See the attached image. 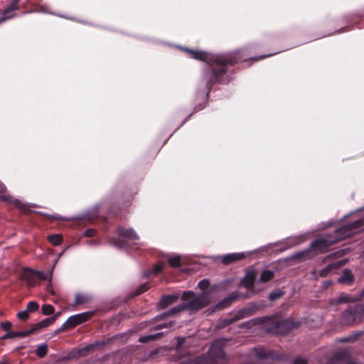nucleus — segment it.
<instances>
[{
    "mask_svg": "<svg viewBox=\"0 0 364 364\" xmlns=\"http://www.w3.org/2000/svg\"><path fill=\"white\" fill-rule=\"evenodd\" d=\"M178 298L179 296L177 294H170L161 297L158 306L160 309H165L169 305L176 302L178 299Z\"/></svg>",
    "mask_w": 364,
    "mask_h": 364,
    "instance_id": "14",
    "label": "nucleus"
},
{
    "mask_svg": "<svg viewBox=\"0 0 364 364\" xmlns=\"http://www.w3.org/2000/svg\"><path fill=\"white\" fill-rule=\"evenodd\" d=\"M255 353V355L257 359L259 360H271L274 361L283 360L285 356L278 351L272 350H267L263 347L255 348L252 349Z\"/></svg>",
    "mask_w": 364,
    "mask_h": 364,
    "instance_id": "7",
    "label": "nucleus"
},
{
    "mask_svg": "<svg viewBox=\"0 0 364 364\" xmlns=\"http://www.w3.org/2000/svg\"><path fill=\"white\" fill-rule=\"evenodd\" d=\"M237 298V296L236 294H232L229 297H227L223 299L221 302L218 304L215 309L218 310H221L223 309L226 308L228 306H229L234 300H235Z\"/></svg>",
    "mask_w": 364,
    "mask_h": 364,
    "instance_id": "21",
    "label": "nucleus"
},
{
    "mask_svg": "<svg viewBox=\"0 0 364 364\" xmlns=\"http://www.w3.org/2000/svg\"><path fill=\"white\" fill-rule=\"evenodd\" d=\"M1 326L3 330L8 332V331H10L9 330L11 327V323L9 321H4L1 323Z\"/></svg>",
    "mask_w": 364,
    "mask_h": 364,
    "instance_id": "39",
    "label": "nucleus"
},
{
    "mask_svg": "<svg viewBox=\"0 0 364 364\" xmlns=\"http://www.w3.org/2000/svg\"><path fill=\"white\" fill-rule=\"evenodd\" d=\"M331 271L332 269L329 267V265H328L320 271L319 275L321 277H326Z\"/></svg>",
    "mask_w": 364,
    "mask_h": 364,
    "instance_id": "38",
    "label": "nucleus"
},
{
    "mask_svg": "<svg viewBox=\"0 0 364 364\" xmlns=\"http://www.w3.org/2000/svg\"><path fill=\"white\" fill-rule=\"evenodd\" d=\"M148 289V287H147V284H143L142 286H141L139 289L137 290V292L136 294H142L143 292H144L145 291H146Z\"/></svg>",
    "mask_w": 364,
    "mask_h": 364,
    "instance_id": "41",
    "label": "nucleus"
},
{
    "mask_svg": "<svg viewBox=\"0 0 364 364\" xmlns=\"http://www.w3.org/2000/svg\"><path fill=\"white\" fill-rule=\"evenodd\" d=\"M93 314L92 311H87L70 316L65 322L68 329L73 328L76 326L87 321Z\"/></svg>",
    "mask_w": 364,
    "mask_h": 364,
    "instance_id": "8",
    "label": "nucleus"
},
{
    "mask_svg": "<svg viewBox=\"0 0 364 364\" xmlns=\"http://www.w3.org/2000/svg\"><path fill=\"white\" fill-rule=\"evenodd\" d=\"M22 279L26 281L28 286H34L36 282L35 270L32 269H25L22 274Z\"/></svg>",
    "mask_w": 364,
    "mask_h": 364,
    "instance_id": "13",
    "label": "nucleus"
},
{
    "mask_svg": "<svg viewBox=\"0 0 364 364\" xmlns=\"http://www.w3.org/2000/svg\"><path fill=\"white\" fill-rule=\"evenodd\" d=\"M5 191H6L5 186L3 183H0V193H4L5 192Z\"/></svg>",
    "mask_w": 364,
    "mask_h": 364,
    "instance_id": "45",
    "label": "nucleus"
},
{
    "mask_svg": "<svg viewBox=\"0 0 364 364\" xmlns=\"http://www.w3.org/2000/svg\"><path fill=\"white\" fill-rule=\"evenodd\" d=\"M48 240L54 245H58L62 241V236L60 235H53L48 237Z\"/></svg>",
    "mask_w": 364,
    "mask_h": 364,
    "instance_id": "28",
    "label": "nucleus"
},
{
    "mask_svg": "<svg viewBox=\"0 0 364 364\" xmlns=\"http://www.w3.org/2000/svg\"><path fill=\"white\" fill-rule=\"evenodd\" d=\"M186 343V338L181 337L177 338V344L176 346V349L177 351H180L182 349V346Z\"/></svg>",
    "mask_w": 364,
    "mask_h": 364,
    "instance_id": "33",
    "label": "nucleus"
},
{
    "mask_svg": "<svg viewBox=\"0 0 364 364\" xmlns=\"http://www.w3.org/2000/svg\"><path fill=\"white\" fill-rule=\"evenodd\" d=\"M364 319V304L350 306L345 310L341 317V323L346 326H353Z\"/></svg>",
    "mask_w": 364,
    "mask_h": 364,
    "instance_id": "6",
    "label": "nucleus"
},
{
    "mask_svg": "<svg viewBox=\"0 0 364 364\" xmlns=\"http://www.w3.org/2000/svg\"><path fill=\"white\" fill-rule=\"evenodd\" d=\"M0 198L9 203H13L16 207L22 210H26V205L23 204L21 201L18 199L14 198L12 196L8 194H2L0 196Z\"/></svg>",
    "mask_w": 364,
    "mask_h": 364,
    "instance_id": "15",
    "label": "nucleus"
},
{
    "mask_svg": "<svg viewBox=\"0 0 364 364\" xmlns=\"http://www.w3.org/2000/svg\"><path fill=\"white\" fill-rule=\"evenodd\" d=\"M283 294L282 291L272 292L269 294V297L270 300L274 301L282 296Z\"/></svg>",
    "mask_w": 364,
    "mask_h": 364,
    "instance_id": "37",
    "label": "nucleus"
},
{
    "mask_svg": "<svg viewBox=\"0 0 364 364\" xmlns=\"http://www.w3.org/2000/svg\"><path fill=\"white\" fill-rule=\"evenodd\" d=\"M168 262L170 265L173 267H178L181 264V257L179 255H176L175 257H169L168 258Z\"/></svg>",
    "mask_w": 364,
    "mask_h": 364,
    "instance_id": "27",
    "label": "nucleus"
},
{
    "mask_svg": "<svg viewBox=\"0 0 364 364\" xmlns=\"http://www.w3.org/2000/svg\"><path fill=\"white\" fill-rule=\"evenodd\" d=\"M95 234V230H92V229H90V230H87L85 232V235L86 237H92L94 236Z\"/></svg>",
    "mask_w": 364,
    "mask_h": 364,
    "instance_id": "42",
    "label": "nucleus"
},
{
    "mask_svg": "<svg viewBox=\"0 0 364 364\" xmlns=\"http://www.w3.org/2000/svg\"><path fill=\"white\" fill-rule=\"evenodd\" d=\"M363 297H364V289L361 291V293L359 296H354V298H359V300H360Z\"/></svg>",
    "mask_w": 364,
    "mask_h": 364,
    "instance_id": "48",
    "label": "nucleus"
},
{
    "mask_svg": "<svg viewBox=\"0 0 364 364\" xmlns=\"http://www.w3.org/2000/svg\"><path fill=\"white\" fill-rule=\"evenodd\" d=\"M251 310L249 309H243L235 313L233 315H231L230 318H225L223 321L224 326L229 325L236 321L242 319L247 316H249L250 315Z\"/></svg>",
    "mask_w": 364,
    "mask_h": 364,
    "instance_id": "10",
    "label": "nucleus"
},
{
    "mask_svg": "<svg viewBox=\"0 0 364 364\" xmlns=\"http://www.w3.org/2000/svg\"><path fill=\"white\" fill-rule=\"evenodd\" d=\"M353 280L354 277L351 271L348 269H346L343 271L342 276L338 279V282L350 284L351 283H353Z\"/></svg>",
    "mask_w": 364,
    "mask_h": 364,
    "instance_id": "20",
    "label": "nucleus"
},
{
    "mask_svg": "<svg viewBox=\"0 0 364 364\" xmlns=\"http://www.w3.org/2000/svg\"><path fill=\"white\" fill-rule=\"evenodd\" d=\"M60 314H61L60 311L56 312L54 314V315L53 316H51V318H54L55 321L58 319V318L60 316Z\"/></svg>",
    "mask_w": 364,
    "mask_h": 364,
    "instance_id": "46",
    "label": "nucleus"
},
{
    "mask_svg": "<svg viewBox=\"0 0 364 364\" xmlns=\"http://www.w3.org/2000/svg\"><path fill=\"white\" fill-rule=\"evenodd\" d=\"M170 325H171V323H164V324H159V325H157L155 327V329H156V330L161 329V328H166V327L169 326Z\"/></svg>",
    "mask_w": 364,
    "mask_h": 364,
    "instance_id": "44",
    "label": "nucleus"
},
{
    "mask_svg": "<svg viewBox=\"0 0 364 364\" xmlns=\"http://www.w3.org/2000/svg\"><path fill=\"white\" fill-rule=\"evenodd\" d=\"M90 348H92V346H87L82 349V350L88 351Z\"/></svg>",
    "mask_w": 364,
    "mask_h": 364,
    "instance_id": "50",
    "label": "nucleus"
},
{
    "mask_svg": "<svg viewBox=\"0 0 364 364\" xmlns=\"http://www.w3.org/2000/svg\"><path fill=\"white\" fill-rule=\"evenodd\" d=\"M0 364H6L4 362L0 361Z\"/></svg>",
    "mask_w": 364,
    "mask_h": 364,
    "instance_id": "53",
    "label": "nucleus"
},
{
    "mask_svg": "<svg viewBox=\"0 0 364 364\" xmlns=\"http://www.w3.org/2000/svg\"><path fill=\"white\" fill-rule=\"evenodd\" d=\"M33 331H31V329L23 332L8 331L1 337V339H10L16 337L24 338L31 335Z\"/></svg>",
    "mask_w": 364,
    "mask_h": 364,
    "instance_id": "17",
    "label": "nucleus"
},
{
    "mask_svg": "<svg viewBox=\"0 0 364 364\" xmlns=\"http://www.w3.org/2000/svg\"><path fill=\"white\" fill-rule=\"evenodd\" d=\"M48 352V347L46 345H41L36 349V355L39 358H43Z\"/></svg>",
    "mask_w": 364,
    "mask_h": 364,
    "instance_id": "29",
    "label": "nucleus"
},
{
    "mask_svg": "<svg viewBox=\"0 0 364 364\" xmlns=\"http://www.w3.org/2000/svg\"><path fill=\"white\" fill-rule=\"evenodd\" d=\"M38 304L32 301L28 303L26 310H28V312H34L38 309Z\"/></svg>",
    "mask_w": 364,
    "mask_h": 364,
    "instance_id": "31",
    "label": "nucleus"
},
{
    "mask_svg": "<svg viewBox=\"0 0 364 364\" xmlns=\"http://www.w3.org/2000/svg\"><path fill=\"white\" fill-rule=\"evenodd\" d=\"M272 55V54H269V55H264V56H258V57L255 58L254 60L256 61V60H258L262 59L263 58L271 56Z\"/></svg>",
    "mask_w": 364,
    "mask_h": 364,
    "instance_id": "47",
    "label": "nucleus"
},
{
    "mask_svg": "<svg viewBox=\"0 0 364 364\" xmlns=\"http://www.w3.org/2000/svg\"><path fill=\"white\" fill-rule=\"evenodd\" d=\"M18 2L19 0H11V3L3 10L0 18V24L14 16V12L18 9Z\"/></svg>",
    "mask_w": 364,
    "mask_h": 364,
    "instance_id": "9",
    "label": "nucleus"
},
{
    "mask_svg": "<svg viewBox=\"0 0 364 364\" xmlns=\"http://www.w3.org/2000/svg\"><path fill=\"white\" fill-rule=\"evenodd\" d=\"M117 234L121 238L112 237L109 240V242L119 249H127L130 247L127 240L136 241L139 239V237L133 228H119L117 229ZM141 245L139 242H134L131 247L138 249Z\"/></svg>",
    "mask_w": 364,
    "mask_h": 364,
    "instance_id": "5",
    "label": "nucleus"
},
{
    "mask_svg": "<svg viewBox=\"0 0 364 364\" xmlns=\"http://www.w3.org/2000/svg\"><path fill=\"white\" fill-rule=\"evenodd\" d=\"M36 279L39 280H51L52 278V272H48V273H45L41 271L35 270Z\"/></svg>",
    "mask_w": 364,
    "mask_h": 364,
    "instance_id": "23",
    "label": "nucleus"
},
{
    "mask_svg": "<svg viewBox=\"0 0 364 364\" xmlns=\"http://www.w3.org/2000/svg\"><path fill=\"white\" fill-rule=\"evenodd\" d=\"M68 328H67L66 325L65 324V323L58 329H56L55 331H54V335H56L59 333H60L61 331H65V330H68Z\"/></svg>",
    "mask_w": 364,
    "mask_h": 364,
    "instance_id": "40",
    "label": "nucleus"
},
{
    "mask_svg": "<svg viewBox=\"0 0 364 364\" xmlns=\"http://www.w3.org/2000/svg\"><path fill=\"white\" fill-rule=\"evenodd\" d=\"M90 300V297L87 295L77 294L75 299V305L82 304L87 302Z\"/></svg>",
    "mask_w": 364,
    "mask_h": 364,
    "instance_id": "25",
    "label": "nucleus"
},
{
    "mask_svg": "<svg viewBox=\"0 0 364 364\" xmlns=\"http://www.w3.org/2000/svg\"><path fill=\"white\" fill-rule=\"evenodd\" d=\"M54 323H55L54 318H51V317L46 318L37 323L33 324L31 326V331H33V333L35 331H38L43 328H46V327L53 324Z\"/></svg>",
    "mask_w": 364,
    "mask_h": 364,
    "instance_id": "16",
    "label": "nucleus"
},
{
    "mask_svg": "<svg viewBox=\"0 0 364 364\" xmlns=\"http://www.w3.org/2000/svg\"><path fill=\"white\" fill-rule=\"evenodd\" d=\"M274 277V272L270 270H264L260 275L259 280L262 282H267L272 279Z\"/></svg>",
    "mask_w": 364,
    "mask_h": 364,
    "instance_id": "24",
    "label": "nucleus"
},
{
    "mask_svg": "<svg viewBox=\"0 0 364 364\" xmlns=\"http://www.w3.org/2000/svg\"><path fill=\"white\" fill-rule=\"evenodd\" d=\"M256 277V274L255 271H248L246 273L245 277L241 281V284L247 287V289H250L254 285V281Z\"/></svg>",
    "mask_w": 364,
    "mask_h": 364,
    "instance_id": "18",
    "label": "nucleus"
},
{
    "mask_svg": "<svg viewBox=\"0 0 364 364\" xmlns=\"http://www.w3.org/2000/svg\"><path fill=\"white\" fill-rule=\"evenodd\" d=\"M162 268H163V267H162V264H159H159H156L154 267V268H153L152 271H151V272H145V273H144V277H149L151 273L157 274V273L160 272L162 270Z\"/></svg>",
    "mask_w": 364,
    "mask_h": 364,
    "instance_id": "32",
    "label": "nucleus"
},
{
    "mask_svg": "<svg viewBox=\"0 0 364 364\" xmlns=\"http://www.w3.org/2000/svg\"><path fill=\"white\" fill-rule=\"evenodd\" d=\"M162 335L163 333H157L151 335L144 336L139 338V341L141 343H147L160 338Z\"/></svg>",
    "mask_w": 364,
    "mask_h": 364,
    "instance_id": "22",
    "label": "nucleus"
},
{
    "mask_svg": "<svg viewBox=\"0 0 364 364\" xmlns=\"http://www.w3.org/2000/svg\"><path fill=\"white\" fill-rule=\"evenodd\" d=\"M184 50L190 53L191 58L203 60L208 65L209 70L205 73L203 77L208 88L205 96H208L211 85L213 82H226L224 78L226 73V66L228 65H234L241 60L239 51L228 54L214 55L187 48H184Z\"/></svg>",
    "mask_w": 364,
    "mask_h": 364,
    "instance_id": "1",
    "label": "nucleus"
},
{
    "mask_svg": "<svg viewBox=\"0 0 364 364\" xmlns=\"http://www.w3.org/2000/svg\"><path fill=\"white\" fill-rule=\"evenodd\" d=\"M55 312L54 307L50 304H43L42 306V313L46 316H50Z\"/></svg>",
    "mask_w": 364,
    "mask_h": 364,
    "instance_id": "26",
    "label": "nucleus"
},
{
    "mask_svg": "<svg viewBox=\"0 0 364 364\" xmlns=\"http://www.w3.org/2000/svg\"><path fill=\"white\" fill-rule=\"evenodd\" d=\"M28 310H23L21 311H19L17 314V316L21 320H26L28 318Z\"/></svg>",
    "mask_w": 364,
    "mask_h": 364,
    "instance_id": "35",
    "label": "nucleus"
},
{
    "mask_svg": "<svg viewBox=\"0 0 364 364\" xmlns=\"http://www.w3.org/2000/svg\"><path fill=\"white\" fill-rule=\"evenodd\" d=\"M346 260L342 259V260L337 261L336 262H332L328 265H329V267L333 271V270L338 269L341 268L342 266L346 264Z\"/></svg>",
    "mask_w": 364,
    "mask_h": 364,
    "instance_id": "30",
    "label": "nucleus"
},
{
    "mask_svg": "<svg viewBox=\"0 0 364 364\" xmlns=\"http://www.w3.org/2000/svg\"><path fill=\"white\" fill-rule=\"evenodd\" d=\"M361 334H362V333H361V332H358V334H357V336H360V335H361Z\"/></svg>",
    "mask_w": 364,
    "mask_h": 364,
    "instance_id": "52",
    "label": "nucleus"
},
{
    "mask_svg": "<svg viewBox=\"0 0 364 364\" xmlns=\"http://www.w3.org/2000/svg\"><path fill=\"white\" fill-rule=\"evenodd\" d=\"M245 257V254L244 252L241 253H230L228 255H225L223 256L218 257L220 259L221 262L224 264H230L235 262L241 260Z\"/></svg>",
    "mask_w": 364,
    "mask_h": 364,
    "instance_id": "11",
    "label": "nucleus"
},
{
    "mask_svg": "<svg viewBox=\"0 0 364 364\" xmlns=\"http://www.w3.org/2000/svg\"><path fill=\"white\" fill-rule=\"evenodd\" d=\"M226 342L225 338L214 341L206 355L196 357L191 360L188 364H224L227 360L223 350Z\"/></svg>",
    "mask_w": 364,
    "mask_h": 364,
    "instance_id": "3",
    "label": "nucleus"
},
{
    "mask_svg": "<svg viewBox=\"0 0 364 364\" xmlns=\"http://www.w3.org/2000/svg\"><path fill=\"white\" fill-rule=\"evenodd\" d=\"M363 230H364V217L337 230L333 237L320 238L312 242L311 247L316 251V253L324 252L331 245Z\"/></svg>",
    "mask_w": 364,
    "mask_h": 364,
    "instance_id": "2",
    "label": "nucleus"
},
{
    "mask_svg": "<svg viewBox=\"0 0 364 364\" xmlns=\"http://www.w3.org/2000/svg\"><path fill=\"white\" fill-rule=\"evenodd\" d=\"M198 287L202 290H205V289H208L209 287L208 280L203 279V280L200 281L198 284Z\"/></svg>",
    "mask_w": 364,
    "mask_h": 364,
    "instance_id": "34",
    "label": "nucleus"
},
{
    "mask_svg": "<svg viewBox=\"0 0 364 364\" xmlns=\"http://www.w3.org/2000/svg\"><path fill=\"white\" fill-rule=\"evenodd\" d=\"M308 252H309V250H306V251L303 252H300V253H299V254L296 255V257H300V256H301V255H305V254H306V253H308Z\"/></svg>",
    "mask_w": 364,
    "mask_h": 364,
    "instance_id": "49",
    "label": "nucleus"
},
{
    "mask_svg": "<svg viewBox=\"0 0 364 364\" xmlns=\"http://www.w3.org/2000/svg\"><path fill=\"white\" fill-rule=\"evenodd\" d=\"M186 309H187V307H186V302L184 301L183 303H181V304H178V306H176L171 308L169 311L164 313L163 314L159 316L158 318H162V317L176 315Z\"/></svg>",
    "mask_w": 364,
    "mask_h": 364,
    "instance_id": "19",
    "label": "nucleus"
},
{
    "mask_svg": "<svg viewBox=\"0 0 364 364\" xmlns=\"http://www.w3.org/2000/svg\"><path fill=\"white\" fill-rule=\"evenodd\" d=\"M359 301V298H354L346 293H341L338 298L333 299L331 303L333 305H338L341 304L354 303Z\"/></svg>",
    "mask_w": 364,
    "mask_h": 364,
    "instance_id": "12",
    "label": "nucleus"
},
{
    "mask_svg": "<svg viewBox=\"0 0 364 364\" xmlns=\"http://www.w3.org/2000/svg\"><path fill=\"white\" fill-rule=\"evenodd\" d=\"M331 284V281H328V282H326V285H329V284Z\"/></svg>",
    "mask_w": 364,
    "mask_h": 364,
    "instance_id": "51",
    "label": "nucleus"
},
{
    "mask_svg": "<svg viewBox=\"0 0 364 364\" xmlns=\"http://www.w3.org/2000/svg\"><path fill=\"white\" fill-rule=\"evenodd\" d=\"M245 364H255L253 363H245Z\"/></svg>",
    "mask_w": 364,
    "mask_h": 364,
    "instance_id": "54",
    "label": "nucleus"
},
{
    "mask_svg": "<svg viewBox=\"0 0 364 364\" xmlns=\"http://www.w3.org/2000/svg\"><path fill=\"white\" fill-rule=\"evenodd\" d=\"M294 364H307V362L306 360L298 358L295 359Z\"/></svg>",
    "mask_w": 364,
    "mask_h": 364,
    "instance_id": "43",
    "label": "nucleus"
},
{
    "mask_svg": "<svg viewBox=\"0 0 364 364\" xmlns=\"http://www.w3.org/2000/svg\"><path fill=\"white\" fill-rule=\"evenodd\" d=\"M343 255V251H338V252H336L333 254H331L329 255H328L326 259H325V261H327V260H329V259H333V258H336L338 257H341Z\"/></svg>",
    "mask_w": 364,
    "mask_h": 364,
    "instance_id": "36",
    "label": "nucleus"
},
{
    "mask_svg": "<svg viewBox=\"0 0 364 364\" xmlns=\"http://www.w3.org/2000/svg\"><path fill=\"white\" fill-rule=\"evenodd\" d=\"M181 299L186 302L187 309L193 313L207 306L212 300L208 292L203 291L200 294H195L191 291H184Z\"/></svg>",
    "mask_w": 364,
    "mask_h": 364,
    "instance_id": "4",
    "label": "nucleus"
}]
</instances>
